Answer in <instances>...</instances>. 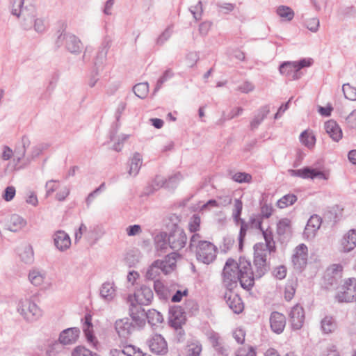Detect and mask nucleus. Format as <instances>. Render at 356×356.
<instances>
[{
	"label": "nucleus",
	"mask_w": 356,
	"mask_h": 356,
	"mask_svg": "<svg viewBox=\"0 0 356 356\" xmlns=\"http://www.w3.org/2000/svg\"><path fill=\"white\" fill-rule=\"evenodd\" d=\"M250 269V260L245 257H240L238 262L232 258H229L222 273L223 286L227 290H234L239 282L243 289L251 290L253 282L248 277Z\"/></svg>",
	"instance_id": "nucleus-1"
},
{
	"label": "nucleus",
	"mask_w": 356,
	"mask_h": 356,
	"mask_svg": "<svg viewBox=\"0 0 356 356\" xmlns=\"http://www.w3.org/2000/svg\"><path fill=\"white\" fill-rule=\"evenodd\" d=\"M188 248L195 254L197 260L204 264L213 263L216 258V245L209 241L202 240V236L199 234L192 235Z\"/></svg>",
	"instance_id": "nucleus-2"
},
{
	"label": "nucleus",
	"mask_w": 356,
	"mask_h": 356,
	"mask_svg": "<svg viewBox=\"0 0 356 356\" xmlns=\"http://www.w3.org/2000/svg\"><path fill=\"white\" fill-rule=\"evenodd\" d=\"M253 266L250 261V274L248 277L252 280L253 286L254 280L261 278L270 270V264L267 261L266 250L263 243H257L254 247Z\"/></svg>",
	"instance_id": "nucleus-3"
},
{
	"label": "nucleus",
	"mask_w": 356,
	"mask_h": 356,
	"mask_svg": "<svg viewBox=\"0 0 356 356\" xmlns=\"http://www.w3.org/2000/svg\"><path fill=\"white\" fill-rule=\"evenodd\" d=\"M24 0H10V11L13 15L21 18V25L25 30L33 27L35 16V8L33 5L24 6Z\"/></svg>",
	"instance_id": "nucleus-4"
},
{
	"label": "nucleus",
	"mask_w": 356,
	"mask_h": 356,
	"mask_svg": "<svg viewBox=\"0 0 356 356\" xmlns=\"http://www.w3.org/2000/svg\"><path fill=\"white\" fill-rule=\"evenodd\" d=\"M56 35V48L64 47L67 51L74 54H79L81 51L82 42L75 35L62 30L58 31Z\"/></svg>",
	"instance_id": "nucleus-5"
},
{
	"label": "nucleus",
	"mask_w": 356,
	"mask_h": 356,
	"mask_svg": "<svg viewBox=\"0 0 356 356\" xmlns=\"http://www.w3.org/2000/svg\"><path fill=\"white\" fill-rule=\"evenodd\" d=\"M17 310L27 321H34L42 316L41 309L28 298L19 301Z\"/></svg>",
	"instance_id": "nucleus-6"
},
{
	"label": "nucleus",
	"mask_w": 356,
	"mask_h": 356,
	"mask_svg": "<svg viewBox=\"0 0 356 356\" xmlns=\"http://www.w3.org/2000/svg\"><path fill=\"white\" fill-rule=\"evenodd\" d=\"M339 302H351L356 299V278L345 280L335 296Z\"/></svg>",
	"instance_id": "nucleus-7"
},
{
	"label": "nucleus",
	"mask_w": 356,
	"mask_h": 356,
	"mask_svg": "<svg viewBox=\"0 0 356 356\" xmlns=\"http://www.w3.org/2000/svg\"><path fill=\"white\" fill-rule=\"evenodd\" d=\"M187 241V236L182 228L177 225L173 227L168 235V242L170 248L174 251H179L185 247Z\"/></svg>",
	"instance_id": "nucleus-8"
},
{
	"label": "nucleus",
	"mask_w": 356,
	"mask_h": 356,
	"mask_svg": "<svg viewBox=\"0 0 356 356\" xmlns=\"http://www.w3.org/2000/svg\"><path fill=\"white\" fill-rule=\"evenodd\" d=\"M186 321L184 309L180 306H173L169 309V324L176 330H179V334L184 333L182 325Z\"/></svg>",
	"instance_id": "nucleus-9"
},
{
	"label": "nucleus",
	"mask_w": 356,
	"mask_h": 356,
	"mask_svg": "<svg viewBox=\"0 0 356 356\" xmlns=\"http://www.w3.org/2000/svg\"><path fill=\"white\" fill-rule=\"evenodd\" d=\"M150 351L157 355H165L168 351V344L161 334L151 336L146 342Z\"/></svg>",
	"instance_id": "nucleus-10"
},
{
	"label": "nucleus",
	"mask_w": 356,
	"mask_h": 356,
	"mask_svg": "<svg viewBox=\"0 0 356 356\" xmlns=\"http://www.w3.org/2000/svg\"><path fill=\"white\" fill-rule=\"evenodd\" d=\"M136 323L129 318L117 320L115 323V329L120 338L127 339L135 331Z\"/></svg>",
	"instance_id": "nucleus-11"
},
{
	"label": "nucleus",
	"mask_w": 356,
	"mask_h": 356,
	"mask_svg": "<svg viewBox=\"0 0 356 356\" xmlns=\"http://www.w3.org/2000/svg\"><path fill=\"white\" fill-rule=\"evenodd\" d=\"M289 317L292 329L300 330L303 326L305 318L303 307L300 305L296 304L291 309Z\"/></svg>",
	"instance_id": "nucleus-12"
},
{
	"label": "nucleus",
	"mask_w": 356,
	"mask_h": 356,
	"mask_svg": "<svg viewBox=\"0 0 356 356\" xmlns=\"http://www.w3.org/2000/svg\"><path fill=\"white\" fill-rule=\"evenodd\" d=\"M307 252V247L303 243L296 248L295 253L292 257V262L297 270H301L306 266L308 257Z\"/></svg>",
	"instance_id": "nucleus-13"
},
{
	"label": "nucleus",
	"mask_w": 356,
	"mask_h": 356,
	"mask_svg": "<svg viewBox=\"0 0 356 356\" xmlns=\"http://www.w3.org/2000/svg\"><path fill=\"white\" fill-rule=\"evenodd\" d=\"M224 298L227 305L234 313L238 314L243 312L244 306L242 300L238 294L233 292V290H227Z\"/></svg>",
	"instance_id": "nucleus-14"
},
{
	"label": "nucleus",
	"mask_w": 356,
	"mask_h": 356,
	"mask_svg": "<svg viewBox=\"0 0 356 356\" xmlns=\"http://www.w3.org/2000/svg\"><path fill=\"white\" fill-rule=\"evenodd\" d=\"M134 296L136 302L140 305H148L154 298L152 289L145 285L141 286L139 289L136 290Z\"/></svg>",
	"instance_id": "nucleus-15"
},
{
	"label": "nucleus",
	"mask_w": 356,
	"mask_h": 356,
	"mask_svg": "<svg viewBox=\"0 0 356 356\" xmlns=\"http://www.w3.org/2000/svg\"><path fill=\"white\" fill-rule=\"evenodd\" d=\"M80 334L78 327H70L63 330L58 337L59 342L63 345H72L75 343Z\"/></svg>",
	"instance_id": "nucleus-16"
},
{
	"label": "nucleus",
	"mask_w": 356,
	"mask_h": 356,
	"mask_svg": "<svg viewBox=\"0 0 356 356\" xmlns=\"http://www.w3.org/2000/svg\"><path fill=\"white\" fill-rule=\"evenodd\" d=\"M322 222L321 218L318 215H313L308 220L304 230V236L307 239L314 238L316 232L319 229Z\"/></svg>",
	"instance_id": "nucleus-17"
},
{
	"label": "nucleus",
	"mask_w": 356,
	"mask_h": 356,
	"mask_svg": "<svg viewBox=\"0 0 356 356\" xmlns=\"http://www.w3.org/2000/svg\"><path fill=\"white\" fill-rule=\"evenodd\" d=\"M138 303L135 305L131 302L129 307V315L131 320L138 327H142L145 325L144 318L147 312Z\"/></svg>",
	"instance_id": "nucleus-18"
},
{
	"label": "nucleus",
	"mask_w": 356,
	"mask_h": 356,
	"mask_svg": "<svg viewBox=\"0 0 356 356\" xmlns=\"http://www.w3.org/2000/svg\"><path fill=\"white\" fill-rule=\"evenodd\" d=\"M270 325L275 333H282L286 325L285 316L278 312H273L270 316Z\"/></svg>",
	"instance_id": "nucleus-19"
},
{
	"label": "nucleus",
	"mask_w": 356,
	"mask_h": 356,
	"mask_svg": "<svg viewBox=\"0 0 356 356\" xmlns=\"http://www.w3.org/2000/svg\"><path fill=\"white\" fill-rule=\"evenodd\" d=\"M54 243L56 248L63 252L70 248L71 239L65 232L59 230L54 234Z\"/></svg>",
	"instance_id": "nucleus-20"
},
{
	"label": "nucleus",
	"mask_w": 356,
	"mask_h": 356,
	"mask_svg": "<svg viewBox=\"0 0 356 356\" xmlns=\"http://www.w3.org/2000/svg\"><path fill=\"white\" fill-rule=\"evenodd\" d=\"M325 130L332 140L339 142L343 136L342 130L340 126L334 120H330L325 123Z\"/></svg>",
	"instance_id": "nucleus-21"
},
{
	"label": "nucleus",
	"mask_w": 356,
	"mask_h": 356,
	"mask_svg": "<svg viewBox=\"0 0 356 356\" xmlns=\"http://www.w3.org/2000/svg\"><path fill=\"white\" fill-rule=\"evenodd\" d=\"M208 339L214 350L220 355H228V349L225 346L222 339L218 333L212 332Z\"/></svg>",
	"instance_id": "nucleus-22"
},
{
	"label": "nucleus",
	"mask_w": 356,
	"mask_h": 356,
	"mask_svg": "<svg viewBox=\"0 0 356 356\" xmlns=\"http://www.w3.org/2000/svg\"><path fill=\"white\" fill-rule=\"evenodd\" d=\"M111 43L112 40L110 37L106 36L104 38L95 60V66H97L99 64H102L106 60L108 51L111 46Z\"/></svg>",
	"instance_id": "nucleus-23"
},
{
	"label": "nucleus",
	"mask_w": 356,
	"mask_h": 356,
	"mask_svg": "<svg viewBox=\"0 0 356 356\" xmlns=\"http://www.w3.org/2000/svg\"><path fill=\"white\" fill-rule=\"evenodd\" d=\"M342 251L348 252L356 247V229H352L345 234L341 240Z\"/></svg>",
	"instance_id": "nucleus-24"
},
{
	"label": "nucleus",
	"mask_w": 356,
	"mask_h": 356,
	"mask_svg": "<svg viewBox=\"0 0 356 356\" xmlns=\"http://www.w3.org/2000/svg\"><path fill=\"white\" fill-rule=\"evenodd\" d=\"M279 71L280 74L285 75L293 80L300 79V73L298 72L294 62H284L280 65Z\"/></svg>",
	"instance_id": "nucleus-25"
},
{
	"label": "nucleus",
	"mask_w": 356,
	"mask_h": 356,
	"mask_svg": "<svg viewBox=\"0 0 356 356\" xmlns=\"http://www.w3.org/2000/svg\"><path fill=\"white\" fill-rule=\"evenodd\" d=\"M183 179L180 172H177L170 176L168 179H163L160 177H156L155 181H157V186L160 187H165L168 188H175L178 185L179 182Z\"/></svg>",
	"instance_id": "nucleus-26"
},
{
	"label": "nucleus",
	"mask_w": 356,
	"mask_h": 356,
	"mask_svg": "<svg viewBox=\"0 0 356 356\" xmlns=\"http://www.w3.org/2000/svg\"><path fill=\"white\" fill-rule=\"evenodd\" d=\"M178 256H179V254L174 252L166 255L163 259H160V262H161V272L168 274L173 270L174 268L176 266V259Z\"/></svg>",
	"instance_id": "nucleus-27"
},
{
	"label": "nucleus",
	"mask_w": 356,
	"mask_h": 356,
	"mask_svg": "<svg viewBox=\"0 0 356 356\" xmlns=\"http://www.w3.org/2000/svg\"><path fill=\"white\" fill-rule=\"evenodd\" d=\"M270 113V107L268 105L261 106L257 112L254 118L250 124V127L252 131L257 129L261 124L264 120L267 117Z\"/></svg>",
	"instance_id": "nucleus-28"
},
{
	"label": "nucleus",
	"mask_w": 356,
	"mask_h": 356,
	"mask_svg": "<svg viewBox=\"0 0 356 356\" xmlns=\"http://www.w3.org/2000/svg\"><path fill=\"white\" fill-rule=\"evenodd\" d=\"M26 225V221L17 214H13L6 222L7 229L11 232H17Z\"/></svg>",
	"instance_id": "nucleus-29"
},
{
	"label": "nucleus",
	"mask_w": 356,
	"mask_h": 356,
	"mask_svg": "<svg viewBox=\"0 0 356 356\" xmlns=\"http://www.w3.org/2000/svg\"><path fill=\"white\" fill-rule=\"evenodd\" d=\"M337 328V323L332 316H325L321 321V329L323 334H329L334 332Z\"/></svg>",
	"instance_id": "nucleus-30"
},
{
	"label": "nucleus",
	"mask_w": 356,
	"mask_h": 356,
	"mask_svg": "<svg viewBox=\"0 0 356 356\" xmlns=\"http://www.w3.org/2000/svg\"><path fill=\"white\" fill-rule=\"evenodd\" d=\"M263 237L265 240L264 248L266 250V253L270 254L276 251L275 242L273 238V234L272 229L268 227L266 229L261 231Z\"/></svg>",
	"instance_id": "nucleus-31"
},
{
	"label": "nucleus",
	"mask_w": 356,
	"mask_h": 356,
	"mask_svg": "<svg viewBox=\"0 0 356 356\" xmlns=\"http://www.w3.org/2000/svg\"><path fill=\"white\" fill-rule=\"evenodd\" d=\"M100 295L102 298L110 301L113 299L115 296V287L113 282H106L100 289Z\"/></svg>",
	"instance_id": "nucleus-32"
},
{
	"label": "nucleus",
	"mask_w": 356,
	"mask_h": 356,
	"mask_svg": "<svg viewBox=\"0 0 356 356\" xmlns=\"http://www.w3.org/2000/svg\"><path fill=\"white\" fill-rule=\"evenodd\" d=\"M83 322V330L88 341L92 342L95 339L93 335L92 323V316L89 314H86L81 320Z\"/></svg>",
	"instance_id": "nucleus-33"
},
{
	"label": "nucleus",
	"mask_w": 356,
	"mask_h": 356,
	"mask_svg": "<svg viewBox=\"0 0 356 356\" xmlns=\"http://www.w3.org/2000/svg\"><path fill=\"white\" fill-rule=\"evenodd\" d=\"M147 322L152 326L157 325L163 321V315L156 309H149L146 312L145 316Z\"/></svg>",
	"instance_id": "nucleus-34"
},
{
	"label": "nucleus",
	"mask_w": 356,
	"mask_h": 356,
	"mask_svg": "<svg viewBox=\"0 0 356 356\" xmlns=\"http://www.w3.org/2000/svg\"><path fill=\"white\" fill-rule=\"evenodd\" d=\"M142 165V158L139 153H135L131 159L129 174L136 176L138 175Z\"/></svg>",
	"instance_id": "nucleus-35"
},
{
	"label": "nucleus",
	"mask_w": 356,
	"mask_h": 356,
	"mask_svg": "<svg viewBox=\"0 0 356 356\" xmlns=\"http://www.w3.org/2000/svg\"><path fill=\"white\" fill-rule=\"evenodd\" d=\"M161 262H160V259L154 261L148 268L146 272L145 277L148 280H153L157 276H159L160 275V272L161 271Z\"/></svg>",
	"instance_id": "nucleus-36"
},
{
	"label": "nucleus",
	"mask_w": 356,
	"mask_h": 356,
	"mask_svg": "<svg viewBox=\"0 0 356 356\" xmlns=\"http://www.w3.org/2000/svg\"><path fill=\"white\" fill-rule=\"evenodd\" d=\"M276 13L278 16H280L283 20L290 22L294 17V12L293 10L289 6H280L277 8Z\"/></svg>",
	"instance_id": "nucleus-37"
},
{
	"label": "nucleus",
	"mask_w": 356,
	"mask_h": 356,
	"mask_svg": "<svg viewBox=\"0 0 356 356\" xmlns=\"http://www.w3.org/2000/svg\"><path fill=\"white\" fill-rule=\"evenodd\" d=\"M300 140L305 147L312 149L316 143V137L312 133L305 130L301 133Z\"/></svg>",
	"instance_id": "nucleus-38"
},
{
	"label": "nucleus",
	"mask_w": 356,
	"mask_h": 356,
	"mask_svg": "<svg viewBox=\"0 0 356 356\" xmlns=\"http://www.w3.org/2000/svg\"><path fill=\"white\" fill-rule=\"evenodd\" d=\"M133 91L137 97L144 99L148 94L149 84L147 82L137 83L134 86Z\"/></svg>",
	"instance_id": "nucleus-39"
},
{
	"label": "nucleus",
	"mask_w": 356,
	"mask_h": 356,
	"mask_svg": "<svg viewBox=\"0 0 356 356\" xmlns=\"http://www.w3.org/2000/svg\"><path fill=\"white\" fill-rule=\"evenodd\" d=\"M297 201V197L293 194H287L284 195L282 198H280L277 202V205L280 209L286 208L289 205H292Z\"/></svg>",
	"instance_id": "nucleus-40"
},
{
	"label": "nucleus",
	"mask_w": 356,
	"mask_h": 356,
	"mask_svg": "<svg viewBox=\"0 0 356 356\" xmlns=\"http://www.w3.org/2000/svg\"><path fill=\"white\" fill-rule=\"evenodd\" d=\"M291 229V220L288 218L280 220L277 225V234L280 236L288 233Z\"/></svg>",
	"instance_id": "nucleus-41"
},
{
	"label": "nucleus",
	"mask_w": 356,
	"mask_h": 356,
	"mask_svg": "<svg viewBox=\"0 0 356 356\" xmlns=\"http://www.w3.org/2000/svg\"><path fill=\"white\" fill-rule=\"evenodd\" d=\"M242 209V201L239 199H235L232 209V217L236 224L238 223V220L241 218Z\"/></svg>",
	"instance_id": "nucleus-42"
},
{
	"label": "nucleus",
	"mask_w": 356,
	"mask_h": 356,
	"mask_svg": "<svg viewBox=\"0 0 356 356\" xmlns=\"http://www.w3.org/2000/svg\"><path fill=\"white\" fill-rule=\"evenodd\" d=\"M44 277L37 270H31L29 274V280L34 286H40L44 282Z\"/></svg>",
	"instance_id": "nucleus-43"
},
{
	"label": "nucleus",
	"mask_w": 356,
	"mask_h": 356,
	"mask_svg": "<svg viewBox=\"0 0 356 356\" xmlns=\"http://www.w3.org/2000/svg\"><path fill=\"white\" fill-rule=\"evenodd\" d=\"M156 248L158 250L163 251L167 248L168 245V234L165 232L161 233L160 235L156 236Z\"/></svg>",
	"instance_id": "nucleus-44"
},
{
	"label": "nucleus",
	"mask_w": 356,
	"mask_h": 356,
	"mask_svg": "<svg viewBox=\"0 0 356 356\" xmlns=\"http://www.w3.org/2000/svg\"><path fill=\"white\" fill-rule=\"evenodd\" d=\"M342 90L347 99L356 100V88L351 86L349 83H344L342 86Z\"/></svg>",
	"instance_id": "nucleus-45"
},
{
	"label": "nucleus",
	"mask_w": 356,
	"mask_h": 356,
	"mask_svg": "<svg viewBox=\"0 0 356 356\" xmlns=\"http://www.w3.org/2000/svg\"><path fill=\"white\" fill-rule=\"evenodd\" d=\"M122 353L127 356H144V353L139 348L132 345L123 346Z\"/></svg>",
	"instance_id": "nucleus-46"
},
{
	"label": "nucleus",
	"mask_w": 356,
	"mask_h": 356,
	"mask_svg": "<svg viewBox=\"0 0 356 356\" xmlns=\"http://www.w3.org/2000/svg\"><path fill=\"white\" fill-rule=\"evenodd\" d=\"M174 74L170 69L166 70L163 75L158 79L154 93H156L162 87L163 84L173 76Z\"/></svg>",
	"instance_id": "nucleus-47"
},
{
	"label": "nucleus",
	"mask_w": 356,
	"mask_h": 356,
	"mask_svg": "<svg viewBox=\"0 0 356 356\" xmlns=\"http://www.w3.org/2000/svg\"><path fill=\"white\" fill-rule=\"evenodd\" d=\"M21 260L26 264H31L33 260V251L31 246H26L19 254Z\"/></svg>",
	"instance_id": "nucleus-48"
},
{
	"label": "nucleus",
	"mask_w": 356,
	"mask_h": 356,
	"mask_svg": "<svg viewBox=\"0 0 356 356\" xmlns=\"http://www.w3.org/2000/svg\"><path fill=\"white\" fill-rule=\"evenodd\" d=\"M200 217L197 214L193 215L188 223V229L190 232L193 234H196L195 232L200 229Z\"/></svg>",
	"instance_id": "nucleus-49"
},
{
	"label": "nucleus",
	"mask_w": 356,
	"mask_h": 356,
	"mask_svg": "<svg viewBox=\"0 0 356 356\" xmlns=\"http://www.w3.org/2000/svg\"><path fill=\"white\" fill-rule=\"evenodd\" d=\"M33 26L34 27V30L39 33H44L47 29L44 19L43 18H36V15L33 19Z\"/></svg>",
	"instance_id": "nucleus-50"
},
{
	"label": "nucleus",
	"mask_w": 356,
	"mask_h": 356,
	"mask_svg": "<svg viewBox=\"0 0 356 356\" xmlns=\"http://www.w3.org/2000/svg\"><path fill=\"white\" fill-rule=\"evenodd\" d=\"M202 350L201 343H193L188 347L186 356H200Z\"/></svg>",
	"instance_id": "nucleus-51"
},
{
	"label": "nucleus",
	"mask_w": 356,
	"mask_h": 356,
	"mask_svg": "<svg viewBox=\"0 0 356 356\" xmlns=\"http://www.w3.org/2000/svg\"><path fill=\"white\" fill-rule=\"evenodd\" d=\"M96 353H92L90 350L83 346H76L72 352V356H95Z\"/></svg>",
	"instance_id": "nucleus-52"
},
{
	"label": "nucleus",
	"mask_w": 356,
	"mask_h": 356,
	"mask_svg": "<svg viewBox=\"0 0 356 356\" xmlns=\"http://www.w3.org/2000/svg\"><path fill=\"white\" fill-rule=\"evenodd\" d=\"M305 24L307 29L313 33L317 32L320 26V22L317 17L308 19Z\"/></svg>",
	"instance_id": "nucleus-53"
},
{
	"label": "nucleus",
	"mask_w": 356,
	"mask_h": 356,
	"mask_svg": "<svg viewBox=\"0 0 356 356\" xmlns=\"http://www.w3.org/2000/svg\"><path fill=\"white\" fill-rule=\"evenodd\" d=\"M232 179L238 183H250L252 181V176L246 172H236Z\"/></svg>",
	"instance_id": "nucleus-54"
},
{
	"label": "nucleus",
	"mask_w": 356,
	"mask_h": 356,
	"mask_svg": "<svg viewBox=\"0 0 356 356\" xmlns=\"http://www.w3.org/2000/svg\"><path fill=\"white\" fill-rule=\"evenodd\" d=\"M190 11L195 20L197 21L201 19L202 15L203 13L202 1H199L195 6H192L191 8H190Z\"/></svg>",
	"instance_id": "nucleus-55"
},
{
	"label": "nucleus",
	"mask_w": 356,
	"mask_h": 356,
	"mask_svg": "<svg viewBox=\"0 0 356 356\" xmlns=\"http://www.w3.org/2000/svg\"><path fill=\"white\" fill-rule=\"evenodd\" d=\"M172 32V31L170 27L166 28L156 39V44L159 46L163 45V44L171 37Z\"/></svg>",
	"instance_id": "nucleus-56"
},
{
	"label": "nucleus",
	"mask_w": 356,
	"mask_h": 356,
	"mask_svg": "<svg viewBox=\"0 0 356 356\" xmlns=\"http://www.w3.org/2000/svg\"><path fill=\"white\" fill-rule=\"evenodd\" d=\"M154 289L157 295L161 298L165 299L168 298L166 289L161 282L159 280L154 281Z\"/></svg>",
	"instance_id": "nucleus-57"
},
{
	"label": "nucleus",
	"mask_w": 356,
	"mask_h": 356,
	"mask_svg": "<svg viewBox=\"0 0 356 356\" xmlns=\"http://www.w3.org/2000/svg\"><path fill=\"white\" fill-rule=\"evenodd\" d=\"M338 211L339 207H333L326 212L325 217L327 218L330 221L336 222L339 220Z\"/></svg>",
	"instance_id": "nucleus-58"
},
{
	"label": "nucleus",
	"mask_w": 356,
	"mask_h": 356,
	"mask_svg": "<svg viewBox=\"0 0 356 356\" xmlns=\"http://www.w3.org/2000/svg\"><path fill=\"white\" fill-rule=\"evenodd\" d=\"M58 180L51 179L47 181L45 184L46 188V196L51 195L54 192H55L58 188Z\"/></svg>",
	"instance_id": "nucleus-59"
},
{
	"label": "nucleus",
	"mask_w": 356,
	"mask_h": 356,
	"mask_svg": "<svg viewBox=\"0 0 356 356\" xmlns=\"http://www.w3.org/2000/svg\"><path fill=\"white\" fill-rule=\"evenodd\" d=\"M233 337L238 343L242 344L245 341V332L242 328H237L234 331Z\"/></svg>",
	"instance_id": "nucleus-60"
},
{
	"label": "nucleus",
	"mask_w": 356,
	"mask_h": 356,
	"mask_svg": "<svg viewBox=\"0 0 356 356\" xmlns=\"http://www.w3.org/2000/svg\"><path fill=\"white\" fill-rule=\"evenodd\" d=\"M346 124L350 129H356V109L353 110L346 119Z\"/></svg>",
	"instance_id": "nucleus-61"
},
{
	"label": "nucleus",
	"mask_w": 356,
	"mask_h": 356,
	"mask_svg": "<svg viewBox=\"0 0 356 356\" xmlns=\"http://www.w3.org/2000/svg\"><path fill=\"white\" fill-rule=\"evenodd\" d=\"M15 188L14 186H8L6 188L4 191V193L3 195V198L6 201L9 202L11 201L15 195Z\"/></svg>",
	"instance_id": "nucleus-62"
},
{
	"label": "nucleus",
	"mask_w": 356,
	"mask_h": 356,
	"mask_svg": "<svg viewBox=\"0 0 356 356\" xmlns=\"http://www.w3.org/2000/svg\"><path fill=\"white\" fill-rule=\"evenodd\" d=\"M126 231L128 236H133L140 234L142 232V229L139 225H134L127 227Z\"/></svg>",
	"instance_id": "nucleus-63"
},
{
	"label": "nucleus",
	"mask_w": 356,
	"mask_h": 356,
	"mask_svg": "<svg viewBox=\"0 0 356 356\" xmlns=\"http://www.w3.org/2000/svg\"><path fill=\"white\" fill-rule=\"evenodd\" d=\"M257 353L252 346H250L248 350L245 348L238 349L236 356H256Z\"/></svg>",
	"instance_id": "nucleus-64"
}]
</instances>
